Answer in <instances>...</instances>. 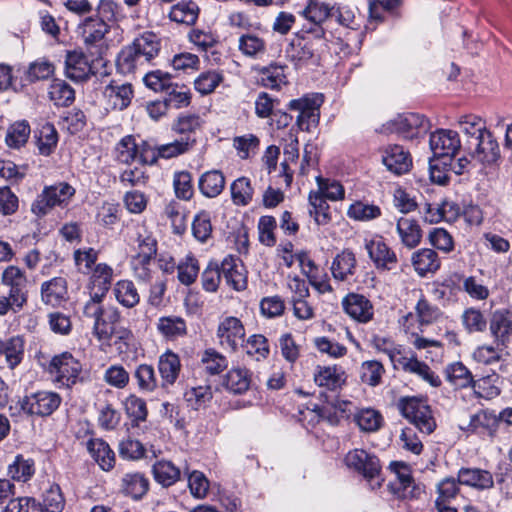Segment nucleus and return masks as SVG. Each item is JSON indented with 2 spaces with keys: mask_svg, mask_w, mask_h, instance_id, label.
<instances>
[{
  "mask_svg": "<svg viewBox=\"0 0 512 512\" xmlns=\"http://www.w3.org/2000/svg\"><path fill=\"white\" fill-rule=\"evenodd\" d=\"M459 483L457 479L449 477L443 479L437 485V498L435 507L438 512H458L456 507L450 505V501L459 493Z\"/></svg>",
  "mask_w": 512,
  "mask_h": 512,
  "instance_id": "obj_28",
  "label": "nucleus"
},
{
  "mask_svg": "<svg viewBox=\"0 0 512 512\" xmlns=\"http://www.w3.org/2000/svg\"><path fill=\"white\" fill-rule=\"evenodd\" d=\"M158 370L161 376L162 386L167 387L173 385L181 371L179 356L171 350H167L159 357Z\"/></svg>",
  "mask_w": 512,
  "mask_h": 512,
  "instance_id": "obj_27",
  "label": "nucleus"
},
{
  "mask_svg": "<svg viewBox=\"0 0 512 512\" xmlns=\"http://www.w3.org/2000/svg\"><path fill=\"white\" fill-rule=\"evenodd\" d=\"M37 147L40 154L48 156L55 149L58 142V134L55 127L50 123L41 126L36 134Z\"/></svg>",
  "mask_w": 512,
  "mask_h": 512,
  "instance_id": "obj_57",
  "label": "nucleus"
},
{
  "mask_svg": "<svg viewBox=\"0 0 512 512\" xmlns=\"http://www.w3.org/2000/svg\"><path fill=\"white\" fill-rule=\"evenodd\" d=\"M103 96L106 100L107 108L121 111L130 105L134 92L132 85L129 83L118 84L112 82L105 87Z\"/></svg>",
  "mask_w": 512,
  "mask_h": 512,
  "instance_id": "obj_17",
  "label": "nucleus"
},
{
  "mask_svg": "<svg viewBox=\"0 0 512 512\" xmlns=\"http://www.w3.org/2000/svg\"><path fill=\"white\" fill-rule=\"evenodd\" d=\"M150 149V144L146 141L137 143L136 139L131 136L122 138L116 146L117 160L124 164H129L133 161H139L143 164V152Z\"/></svg>",
  "mask_w": 512,
  "mask_h": 512,
  "instance_id": "obj_19",
  "label": "nucleus"
},
{
  "mask_svg": "<svg viewBox=\"0 0 512 512\" xmlns=\"http://www.w3.org/2000/svg\"><path fill=\"white\" fill-rule=\"evenodd\" d=\"M401 414L422 433L430 434L436 427L430 407L417 398H402L399 401Z\"/></svg>",
  "mask_w": 512,
  "mask_h": 512,
  "instance_id": "obj_5",
  "label": "nucleus"
},
{
  "mask_svg": "<svg viewBox=\"0 0 512 512\" xmlns=\"http://www.w3.org/2000/svg\"><path fill=\"white\" fill-rule=\"evenodd\" d=\"M314 381L320 387L335 390L344 383V372L337 366L318 367Z\"/></svg>",
  "mask_w": 512,
  "mask_h": 512,
  "instance_id": "obj_41",
  "label": "nucleus"
},
{
  "mask_svg": "<svg viewBox=\"0 0 512 512\" xmlns=\"http://www.w3.org/2000/svg\"><path fill=\"white\" fill-rule=\"evenodd\" d=\"M21 409L36 416H49L61 404V397L53 391H38L25 396L20 402Z\"/></svg>",
  "mask_w": 512,
  "mask_h": 512,
  "instance_id": "obj_9",
  "label": "nucleus"
},
{
  "mask_svg": "<svg viewBox=\"0 0 512 512\" xmlns=\"http://www.w3.org/2000/svg\"><path fill=\"white\" fill-rule=\"evenodd\" d=\"M158 331L167 339L173 340L187 333L186 322L175 316L162 317L157 323Z\"/></svg>",
  "mask_w": 512,
  "mask_h": 512,
  "instance_id": "obj_52",
  "label": "nucleus"
},
{
  "mask_svg": "<svg viewBox=\"0 0 512 512\" xmlns=\"http://www.w3.org/2000/svg\"><path fill=\"white\" fill-rule=\"evenodd\" d=\"M365 249L377 269L392 270L397 264L395 252L382 240L374 238L366 241Z\"/></svg>",
  "mask_w": 512,
  "mask_h": 512,
  "instance_id": "obj_13",
  "label": "nucleus"
},
{
  "mask_svg": "<svg viewBox=\"0 0 512 512\" xmlns=\"http://www.w3.org/2000/svg\"><path fill=\"white\" fill-rule=\"evenodd\" d=\"M323 103L321 94H309L289 102L288 108L298 111L297 124L301 130L309 131L319 123L320 107Z\"/></svg>",
  "mask_w": 512,
  "mask_h": 512,
  "instance_id": "obj_6",
  "label": "nucleus"
},
{
  "mask_svg": "<svg viewBox=\"0 0 512 512\" xmlns=\"http://www.w3.org/2000/svg\"><path fill=\"white\" fill-rule=\"evenodd\" d=\"M191 143L188 140H175L171 143L162 144L156 147L150 145V149L142 154L143 164H154L158 158L170 159L189 151Z\"/></svg>",
  "mask_w": 512,
  "mask_h": 512,
  "instance_id": "obj_16",
  "label": "nucleus"
},
{
  "mask_svg": "<svg viewBox=\"0 0 512 512\" xmlns=\"http://www.w3.org/2000/svg\"><path fill=\"white\" fill-rule=\"evenodd\" d=\"M457 481L476 490H488L493 488L494 479L492 474L480 468H461L457 474Z\"/></svg>",
  "mask_w": 512,
  "mask_h": 512,
  "instance_id": "obj_22",
  "label": "nucleus"
},
{
  "mask_svg": "<svg viewBox=\"0 0 512 512\" xmlns=\"http://www.w3.org/2000/svg\"><path fill=\"white\" fill-rule=\"evenodd\" d=\"M354 421L361 431L371 433L380 429L383 417L375 409L362 408L354 414Z\"/></svg>",
  "mask_w": 512,
  "mask_h": 512,
  "instance_id": "obj_44",
  "label": "nucleus"
},
{
  "mask_svg": "<svg viewBox=\"0 0 512 512\" xmlns=\"http://www.w3.org/2000/svg\"><path fill=\"white\" fill-rule=\"evenodd\" d=\"M103 298L104 296L90 293V299L85 303L83 307L84 316L93 320V329L99 337L102 334L108 333V331L101 328V320L103 316V307L101 302Z\"/></svg>",
  "mask_w": 512,
  "mask_h": 512,
  "instance_id": "obj_48",
  "label": "nucleus"
},
{
  "mask_svg": "<svg viewBox=\"0 0 512 512\" xmlns=\"http://www.w3.org/2000/svg\"><path fill=\"white\" fill-rule=\"evenodd\" d=\"M49 98L57 106H69L75 99L73 88L65 81L55 79L49 86Z\"/></svg>",
  "mask_w": 512,
  "mask_h": 512,
  "instance_id": "obj_47",
  "label": "nucleus"
},
{
  "mask_svg": "<svg viewBox=\"0 0 512 512\" xmlns=\"http://www.w3.org/2000/svg\"><path fill=\"white\" fill-rule=\"evenodd\" d=\"M467 147L471 157L483 164L495 163L500 158L498 142L490 131L468 139Z\"/></svg>",
  "mask_w": 512,
  "mask_h": 512,
  "instance_id": "obj_12",
  "label": "nucleus"
},
{
  "mask_svg": "<svg viewBox=\"0 0 512 512\" xmlns=\"http://www.w3.org/2000/svg\"><path fill=\"white\" fill-rule=\"evenodd\" d=\"M35 473V465L32 459H25L17 455L14 461L8 466V475L18 482H27Z\"/></svg>",
  "mask_w": 512,
  "mask_h": 512,
  "instance_id": "obj_51",
  "label": "nucleus"
},
{
  "mask_svg": "<svg viewBox=\"0 0 512 512\" xmlns=\"http://www.w3.org/2000/svg\"><path fill=\"white\" fill-rule=\"evenodd\" d=\"M40 292L44 304L59 307L67 300V282L62 277H54L41 284Z\"/></svg>",
  "mask_w": 512,
  "mask_h": 512,
  "instance_id": "obj_21",
  "label": "nucleus"
},
{
  "mask_svg": "<svg viewBox=\"0 0 512 512\" xmlns=\"http://www.w3.org/2000/svg\"><path fill=\"white\" fill-rule=\"evenodd\" d=\"M87 449L102 470L109 471L114 467L115 454L104 440L99 438L89 440Z\"/></svg>",
  "mask_w": 512,
  "mask_h": 512,
  "instance_id": "obj_33",
  "label": "nucleus"
},
{
  "mask_svg": "<svg viewBox=\"0 0 512 512\" xmlns=\"http://www.w3.org/2000/svg\"><path fill=\"white\" fill-rule=\"evenodd\" d=\"M396 231L403 246L408 249L417 247L422 239V230L417 220L400 217L396 223Z\"/></svg>",
  "mask_w": 512,
  "mask_h": 512,
  "instance_id": "obj_25",
  "label": "nucleus"
},
{
  "mask_svg": "<svg viewBox=\"0 0 512 512\" xmlns=\"http://www.w3.org/2000/svg\"><path fill=\"white\" fill-rule=\"evenodd\" d=\"M149 489V480L141 472H129L121 479V492L134 500L141 499Z\"/></svg>",
  "mask_w": 512,
  "mask_h": 512,
  "instance_id": "obj_31",
  "label": "nucleus"
},
{
  "mask_svg": "<svg viewBox=\"0 0 512 512\" xmlns=\"http://www.w3.org/2000/svg\"><path fill=\"white\" fill-rule=\"evenodd\" d=\"M412 265L420 276L436 272L440 267V260L437 253L428 248L420 249L413 253Z\"/></svg>",
  "mask_w": 512,
  "mask_h": 512,
  "instance_id": "obj_35",
  "label": "nucleus"
},
{
  "mask_svg": "<svg viewBox=\"0 0 512 512\" xmlns=\"http://www.w3.org/2000/svg\"><path fill=\"white\" fill-rule=\"evenodd\" d=\"M359 373L363 383L370 386H376L381 381L384 373V367L379 361L369 360L361 364Z\"/></svg>",
  "mask_w": 512,
  "mask_h": 512,
  "instance_id": "obj_62",
  "label": "nucleus"
},
{
  "mask_svg": "<svg viewBox=\"0 0 512 512\" xmlns=\"http://www.w3.org/2000/svg\"><path fill=\"white\" fill-rule=\"evenodd\" d=\"M250 382L251 379L248 370L233 368L226 374L224 385L230 392L242 394L249 389Z\"/></svg>",
  "mask_w": 512,
  "mask_h": 512,
  "instance_id": "obj_50",
  "label": "nucleus"
},
{
  "mask_svg": "<svg viewBox=\"0 0 512 512\" xmlns=\"http://www.w3.org/2000/svg\"><path fill=\"white\" fill-rule=\"evenodd\" d=\"M198 187L203 196L215 198L225 187V177L220 170L206 171L199 177Z\"/></svg>",
  "mask_w": 512,
  "mask_h": 512,
  "instance_id": "obj_34",
  "label": "nucleus"
},
{
  "mask_svg": "<svg viewBox=\"0 0 512 512\" xmlns=\"http://www.w3.org/2000/svg\"><path fill=\"white\" fill-rule=\"evenodd\" d=\"M238 49L244 56L258 59L266 53V42L255 34L246 33L239 37Z\"/></svg>",
  "mask_w": 512,
  "mask_h": 512,
  "instance_id": "obj_42",
  "label": "nucleus"
},
{
  "mask_svg": "<svg viewBox=\"0 0 512 512\" xmlns=\"http://www.w3.org/2000/svg\"><path fill=\"white\" fill-rule=\"evenodd\" d=\"M108 28L109 24L95 16L86 18L79 26V31L86 44H94L103 39Z\"/></svg>",
  "mask_w": 512,
  "mask_h": 512,
  "instance_id": "obj_39",
  "label": "nucleus"
},
{
  "mask_svg": "<svg viewBox=\"0 0 512 512\" xmlns=\"http://www.w3.org/2000/svg\"><path fill=\"white\" fill-rule=\"evenodd\" d=\"M153 475L159 484L164 487L173 485L180 478V469L171 461L160 460L153 465Z\"/></svg>",
  "mask_w": 512,
  "mask_h": 512,
  "instance_id": "obj_45",
  "label": "nucleus"
},
{
  "mask_svg": "<svg viewBox=\"0 0 512 512\" xmlns=\"http://www.w3.org/2000/svg\"><path fill=\"white\" fill-rule=\"evenodd\" d=\"M401 414L422 433L430 434L436 427L430 407L417 398H402L399 401Z\"/></svg>",
  "mask_w": 512,
  "mask_h": 512,
  "instance_id": "obj_4",
  "label": "nucleus"
},
{
  "mask_svg": "<svg viewBox=\"0 0 512 512\" xmlns=\"http://www.w3.org/2000/svg\"><path fill=\"white\" fill-rule=\"evenodd\" d=\"M489 329L497 345L506 347L512 337V309L495 310L490 319Z\"/></svg>",
  "mask_w": 512,
  "mask_h": 512,
  "instance_id": "obj_15",
  "label": "nucleus"
},
{
  "mask_svg": "<svg viewBox=\"0 0 512 512\" xmlns=\"http://www.w3.org/2000/svg\"><path fill=\"white\" fill-rule=\"evenodd\" d=\"M396 364L402 367L406 372L416 374L424 381L428 382L432 387H438L441 384L440 378L430 369V367L419 361L416 357L401 355Z\"/></svg>",
  "mask_w": 512,
  "mask_h": 512,
  "instance_id": "obj_24",
  "label": "nucleus"
},
{
  "mask_svg": "<svg viewBox=\"0 0 512 512\" xmlns=\"http://www.w3.org/2000/svg\"><path fill=\"white\" fill-rule=\"evenodd\" d=\"M173 187L177 198L190 200L194 194L192 175L188 171H178L173 176Z\"/></svg>",
  "mask_w": 512,
  "mask_h": 512,
  "instance_id": "obj_61",
  "label": "nucleus"
},
{
  "mask_svg": "<svg viewBox=\"0 0 512 512\" xmlns=\"http://www.w3.org/2000/svg\"><path fill=\"white\" fill-rule=\"evenodd\" d=\"M216 336L224 350L236 352L244 345L245 328L239 318L227 316L220 320Z\"/></svg>",
  "mask_w": 512,
  "mask_h": 512,
  "instance_id": "obj_7",
  "label": "nucleus"
},
{
  "mask_svg": "<svg viewBox=\"0 0 512 512\" xmlns=\"http://www.w3.org/2000/svg\"><path fill=\"white\" fill-rule=\"evenodd\" d=\"M138 253L135 256L136 264L149 265L152 258L156 255L157 242L151 235H139Z\"/></svg>",
  "mask_w": 512,
  "mask_h": 512,
  "instance_id": "obj_60",
  "label": "nucleus"
},
{
  "mask_svg": "<svg viewBox=\"0 0 512 512\" xmlns=\"http://www.w3.org/2000/svg\"><path fill=\"white\" fill-rule=\"evenodd\" d=\"M461 322L468 333L483 332L487 326L484 314L475 307H469L463 311Z\"/></svg>",
  "mask_w": 512,
  "mask_h": 512,
  "instance_id": "obj_59",
  "label": "nucleus"
},
{
  "mask_svg": "<svg viewBox=\"0 0 512 512\" xmlns=\"http://www.w3.org/2000/svg\"><path fill=\"white\" fill-rule=\"evenodd\" d=\"M65 74L74 81L86 80L92 74L87 57L82 52H69L65 61Z\"/></svg>",
  "mask_w": 512,
  "mask_h": 512,
  "instance_id": "obj_26",
  "label": "nucleus"
},
{
  "mask_svg": "<svg viewBox=\"0 0 512 512\" xmlns=\"http://www.w3.org/2000/svg\"><path fill=\"white\" fill-rule=\"evenodd\" d=\"M146 65L143 56L131 45L124 47L118 54L116 66L120 73L127 75Z\"/></svg>",
  "mask_w": 512,
  "mask_h": 512,
  "instance_id": "obj_40",
  "label": "nucleus"
},
{
  "mask_svg": "<svg viewBox=\"0 0 512 512\" xmlns=\"http://www.w3.org/2000/svg\"><path fill=\"white\" fill-rule=\"evenodd\" d=\"M356 268V258L352 251L343 250L333 259L331 272L336 280L345 281L352 276Z\"/></svg>",
  "mask_w": 512,
  "mask_h": 512,
  "instance_id": "obj_37",
  "label": "nucleus"
},
{
  "mask_svg": "<svg viewBox=\"0 0 512 512\" xmlns=\"http://www.w3.org/2000/svg\"><path fill=\"white\" fill-rule=\"evenodd\" d=\"M345 463L349 468L360 473L368 481L371 489L381 487L383 478L377 456L363 449H353L346 454Z\"/></svg>",
  "mask_w": 512,
  "mask_h": 512,
  "instance_id": "obj_2",
  "label": "nucleus"
},
{
  "mask_svg": "<svg viewBox=\"0 0 512 512\" xmlns=\"http://www.w3.org/2000/svg\"><path fill=\"white\" fill-rule=\"evenodd\" d=\"M134 378L141 392L151 393L156 390L158 380L154 368L148 364H140L136 367Z\"/></svg>",
  "mask_w": 512,
  "mask_h": 512,
  "instance_id": "obj_58",
  "label": "nucleus"
},
{
  "mask_svg": "<svg viewBox=\"0 0 512 512\" xmlns=\"http://www.w3.org/2000/svg\"><path fill=\"white\" fill-rule=\"evenodd\" d=\"M222 276L226 283L236 291L247 287L246 271L240 260L227 257L221 264Z\"/></svg>",
  "mask_w": 512,
  "mask_h": 512,
  "instance_id": "obj_23",
  "label": "nucleus"
},
{
  "mask_svg": "<svg viewBox=\"0 0 512 512\" xmlns=\"http://www.w3.org/2000/svg\"><path fill=\"white\" fill-rule=\"evenodd\" d=\"M132 46L140 56H143L146 64L150 62L160 50L159 39L157 35L152 32H145L137 37L133 41Z\"/></svg>",
  "mask_w": 512,
  "mask_h": 512,
  "instance_id": "obj_43",
  "label": "nucleus"
},
{
  "mask_svg": "<svg viewBox=\"0 0 512 512\" xmlns=\"http://www.w3.org/2000/svg\"><path fill=\"white\" fill-rule=\"evenodd\" d=\"M30 132V126L27 121H17L8 127L5 143L9 148L20 149L28 141Z\"/></svg>",
  "mask_w": 512,
  "mask_h": 512,
  "instance_id": "obj_46",
  "label": "nucleus"
},
{
  "mask_svg": "<svg viewBox=\"0 0 512 512\" xmlns=\"http://www.w3.org/2000/svg\"><path fill=\"white\" fill-rule=\"evenodd\" d=\"M184 398L192 409L199 410L212 399L211 388L209 386L192 387L184 393Z\"/></svg>",
  "mask_w": 512,
  "mask_h": 512,
  "instance_id": "obj_63",
  "label": "nucleus"
},
{
  "mask_svg": "<svg viewBox=\"0 0 512 512\" xmlns=\"http://www.w3.org/2000/svg\"><path fill=\"white\" fill-rule=\"evenodd\" d=\"M231 198L235 205L246 206L252 199L254 189L247 177H240L234 180L230 186Z\"/></svg>",
  "mask_w": 512,
  "mask_h": 512,
  "instance_id": "obj_55",
  "label": "nucleus"
},
{
  "mask_svg": "<svg viewBox=\"0 0 512 512\" xmlns=\"http://www.w3.org/2000/svg\"><path fill=\"white\" fill-rule=\"evenodd\" d=\"M48 371L59 387L70 388L79 380L82 365L71 353L64 352L51 359Z\"/></svg>",
  "mask_w": 512,
  "mask_h": 512,
  "instance_id": "obj_3",
  "label": "nucleus"
},
{
  "mask_svg": "<svg viewBox=\"0 0 512 512\" xmlns=\"http://www.w3.org/2000/svg\"><path fill=\"white\" fill-rule=\"evenodd\" d=\"M199 7L193 1H181L170 8L169 18L179 24L193 25L199 16Z\"/></svg>",
  "mask_w": 512,
  "mask_h": 512,
  "instance_id": "obj_38",
  "label": "nucleus"
},
{
  "mask_svg": "<svg viewBox=\"0 0 512 512\" xmlns=\"http://www.w3.org/2000/svg\"><path fill=\"white\" fill-rule=\"evenodd\" d=\"M382 162L394 174L401 175L409 171L412 160L402 146L390 145L382 155Z\"/></svg>",
  "mask_w": 512,
  "mask_h": 512,
  "instance_id": "obj_20",
  "label": "nucleus"
},
{
  "mask_svg": "<svg viewBox=\"0 0 512 512\" xmlns=\"http://www.w3.org/2000/svg\"><path fill=\"white\" fill-rule=\"evenodd\" d=\"M448 381L457 388L472 386L473 391L479 397H484L480 391V381H474L470 371L460 362L449 365L446 369Z\"/></svg>",
  "mask_w": 512,
  "mask_h": 512,
  "instance_id": "obj_30",
  "label": "nucleus"
},
{
  "mask_svg": "<svg viewBox=\"0 0 512 512\" xmlns=\"http://www.w3.org/2000/svg\"><path fill=\"white\" fill-rule=\"evenodd\" d=\"M334 10L335 6H330L329 4L320 2L319 0H307V5L301 14L317 26L307 32L312 33L316 38L321 39L325 32L320 25L329 17L334 16Z\"/></svg>",
  "mask_w": 512,
  "mask_h": 512,
  "instance_id": "obj_14",
  "label": "nucleus"
},
{
  "mask_svg": "<svg viewBox=\"0 0 512 512\" xmlns=\"http://www.w3.org/2000/svg\"><path fill=\"white\" fill-rule=\"evenodd\" d=\"M116 300L127 308H133L140 301L138 291L132 281L120 280L113 289Z\"/></svg>",
  "mask_w": 512,
  "mask_h": 512,
  "instance_id": "obj_49",
  "label": "nucleus"
},
{
  "mask_svg": "<svg viewBox=\"0 0 512 512\" xmlns=\"http://www.w3.org/2000/svg\"><path fill=\"white\" fill-rule=\"evenodd\" d=\"M75 195V188L66 182L46 186L31 205L37 217L47 215L54 207H65Z\"/></svg>",
  "mask_w": 512,
  "mask_h": 512,
  "instance_id": "obj_1",
  "label": "nucleus"
},
{
  "mask_svg": "<svg viewBox=\"0 0 512 512\" xmlns=\"http://www.w3.org/2000/svg\"><path fill=\"white\" fill-rule=\"evenodd\" d=\"M286 53L294 61H308L314 56L313 43L304 36H298L291 41Z\"/></svg>",
  "mask_w": 512,
  "mask_h": 512,
  "instance_id": "obj_53",
  "label": "nucleus"
},
{
  "mask_svg": "<svg viewBox=\"0 0 512 512\" xmlns=\"http://www.w3.org/2000/svg\"><path fill=\"white\" fill-rule=\"evenodd\" d=\"M4 512H44L41 503L29 496L10 499L4 508Z\"/></svg>",
  "mask_w": 512,
  "mask_h": 512,
  "instance_id": "obj_64",
  "label": "nucleus"
},
{
  "mask_svg": "<svg viewBox=\"0 0 512 512\" xmlns=\"http://www.w3.org/2000/svg\"><path fill=\"white\" fill-rule=\"evenodd\" d=\"M285 65L271 63L268 66L259 69V83L269 89H280L282 85L287 84Z\"/></svg>",
  "mask_w": 512,
  "mask_h": 512,
  "instance_id": "obj_36",
  "label": "nucleus"
},
{
  "mask_svg": "<svg viewBox=\"0 0 512 512\" xmlns=\"http://www.w3.org/2000/svg\"><path fill=\"white\" fill-rule=\"evenodd\" d=\"M2 284L9 289L10 298L18 306H25L28 300L29 280L18 266L10 265L4 269L1 276Z\"/></svg>",
  "mask_w": 512,
  "mask_h": 512,
  "instance_id": "obj_11",
  "label": "nucleus"
},
{
  "mask_svg": "<svg viewBox=\"0 0 512 512\" xmlns=\"http://www.w3.org/2000/svg\"><path fill=\"white\" fill-rule=\"evenodd\" d=\"M387 128L402 135L404 138L413 139L425 134L429 128V121L417 113L400 114L387 123Z\"/></svg>",
  "mask_w": 512,
  "mask_h": 512,
  "instance_id": "obj_10",
  "label": "nucleus"
},
{
  "mask_svg": "<svg viewBox=\"0 0 512 512\" xmlns=\"http://www.w3.org/2000/svg\"><path fill=\"white\" fill-rule=\"evenodd\" d=\"M90 293L105 296L113 281V269L105 263L95 265L90 272Z\"/></svg>",
  "mask_w": 512,
  "mask_h": 512,
  "instance_id": "obj_32",
  "label": "nucleus"
},
{
  "mask_svg": "<svg viewBox=\"0 0 512 512\" xmlns=\"http://www.w3.org/2000/svg\"><path fill=\"white\" fill-rule=\"evenodd\" d=\"M344 311L354 320L366 323L373 317V306L363 295L351 293L342 301Z\"/></svg>",
  "mask_w": 512,
  "mask_h": 512,
  "instance_id": "obj_18",
  "label": "nucleus"
},
{
  "mask_svg": "<svg viewBox=\"0 0 512 512\" xmlns=\"http://www.w3.org/2000/svg\"><path fill=\"white\" fill-rule=\"evenodd\" d=\"M381 215L379 206L363 201H355L348 210L347 216L355 221H370Z\"/></svg>",
  "mask_w": 512,
  "mask_h": 512,
  "instance_id": "obj_56",
  "label": "nucleus"
},
{
  "mask_svg": "<svg viewBox=\"0 0 512 512\" xmlns=\"http://www.w3.org/2000/svg\"><path fill=\"white\" fill-rule=\"evenodd\" d=\"M2 354L5 356L9 368L14 369L23 359L24 340L20 336H14L3 342Z\"/></svg>",
  "mask_w": 512,
  "mask_h": 512,
  "instance_id": "obj_54",
  "label": "nucleus"
},
{
  "mask_svg": "<svg viewBox=\"0 0 512 512\" xmlns=\"http://www.w3.org/2000/svg\"><path fill=\"white\" fill-rule=\"evenodd\" d=\"M430 149L435 160H442L447 167V159L454 157L461 147L459 135L456 131L439 129L430 135Z\"/></svg>",
  "mask_w": 512,
  "mask_h": 512,
  "instance_id": "obj_8",
  "label": "nucleus"
},
{
  "mask_svg": "<svg viewBox=\"0 0 512 512\" xmlns=\"http://www.w3.org/2000/svg\"><path fill=\"white\" fill-rule=\"evenodd\" d=\"M496 425L497 419L494 416L485 411H479L471 415L468 420H463L459 424V428L468 433L485 431L490 437H493L496 432Z\"/></svg>",
  "mask_w": 512,
  "mask_h": 512,
  "instance_id": "obj_29",
  "label": "nucleus"
}]
</instances>
